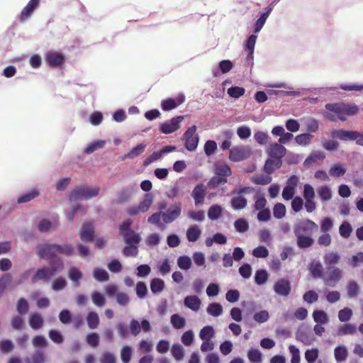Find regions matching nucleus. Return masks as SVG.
I'll use <instances>...</instances> for the list:
<instances>
[{
    "mask_svg": "<svg viewBox=\"0 0 363 363\" xmlns=\"http://www.w3.org/2000/svg\"><path fill=\"white\" fill-rule=\"evenodd\" d=\"M286 207L285 206L281 203H278L274 205L273 208V215L274 218L277 219H281L284 218L286 215Z\"/></svg>",
    "mask_w": 363,
    "mask_h": 363,
    "instance_id": "e2e57ef3",
    "label": "nucleus"
},
{
    "mask_svg": "<svg viewBox=\"0 0 363 363\" xmlns=\"http://www.w3.org/2000/svg\"><path fill=\"white\" fill-rule=\"evenodd\" d=\"M201 235V230L196 225H191L186 230V238L189 242H196Z\"/></svg>",
    "mask_w": 363,
    "mask_h": 363,
    "instance_id": "a878e982",
    "label": "nucleus"
},
{
    "mask_svg": "<svg viewBox=\"0 0 363 363\" xmlns=\"http://www.w3.org/2000/svg\"><path fill=\"white\" fill-rule=\"evenodd\" d=\"M318 194L320 200L323 202L328 201L332 199L333 196L332 191L330 188L327 185L320 186L318 189Z\"/></svg>",
    "mask_w": 363,
    "mask_h": 363,
    "instance_id": "58836bf2",
    "label": "nucleus"
},
{
    "mask_svg": "<svg viewBox=\"0 0 363 363\" xmlns=\"http://www.w3.org/2000/svg\"><path fill=\"white\" fill-rule=\"evenodd\" d=\"M172 354L177 361H181L184 357V350L179 344H174L171 349Z\"/></svg>",
    "mask_w": 363,
    "mask_h": 363,
    "instance_id": "8fccbe9b",
    "label": "nucleus"
},
{
    "mask_svg": "<svg viewBox=\"0 0 363 363\" xmlns=\"http://www.w3.org/2000/svg\"><path fill=\"white\" fill-rule=\"evenodd\" d=\"M48 64L51 67L60 66L64 62V57L59 52H48L46 55Z\"/></svg>",
    "mask_w": 363,
    "mask_h": 363,
    "instance_id": "412c9836",
    "label": "nucleus"
},
{
    "mask_svg": "<svg viewBox=\"0 0 363 363\" xmlns=\"http://www.w3.org/2000/svg\"><path fill=\"white\" fill-rule=\"evenodd\" d=\"M360 288L354 281H350L347 285V294L350 298H356L359 294Z\"/></svg>",
    "mask_w": 363,
    "mask_h": 363,
    "instance_id": "2f4dec72",
    "label": "nucleus"
},
{
    "mask_svg": "<svg viewBox=\"0 0 363 363\" xmlns=\"http://www.w3.org/2000/svg\"><path fill=\"white\" fill-rule=\"evenodd\" d=\"M182 213V205L179 203L171 206L165 212H162V218L165 223L174 221Z\"/></svg>",
    "mask_w": 363,
    "mask_h": 363,
    "instance_id": "f8f14e48",
    "label": "nucleus"
},
{
    "mask_svg": "<svg viewBox=\"0 0 363 363\" xmlns=\"http://www.w3.org/2000/svg\"><path fill=\"white\" fill-rule=\"evenodd\" d=\"M29 324L33 329H39L43 326V318L38 313H33L30 315Z\"/></svg>",
    "mask_w": 363,
    "mask_h": 363,
    "instance_id": "72a5a7b5",
    "label": "nucleus"
},
{
    "mask_svg": "<svg viewBox=\"0 0 363 363\" xmlns=\"http://www.w3.org/2000/svg\"><path fill=\"white\" fill-rule=\"evenodd\" d=\"M206 312L210 315L213 317H218L223 314V306L218 303H211L208 304Z\"/></svg>",
    "mask_w": 363,
    "mask_h": 363,
    "instance_id": "7c9ffc66",
    "label": "nucleus"
},
{
    "mask_svg": "<svg viewBox=\"0 0 363 363\" xmlns=\"http://www.w3.org/2000/svg\"><path fill=\"white\" fill-rule=\"evenodd\" d=\"M291 290V283L286 279H279L274 284V291L279 296H287Z\"/></svg>",
    "mask_w": 363,
    "mask_h": 363,
    "instance_id": "4468645a",
    "label": "nucleus"
},
{
    "mask_svg": "<svg viewBox=\"0 0 363 363\" xmlns=\"http://www.w3.org/2000/svg\"><path fill=\"white\" fill-rule=\"evenodd\" d=\"M86 322L90 329H96L99 324V318L96 312H89L86 317Z\"/></svg>",
    "mask_w": 363,
    "mask_h": 363,
    "instance_id": "79ce46f5",
    "label": "nucleus"
},
{
    "mask_svg": "<svg viewBox=\"0 0 363 363\" xmlns=\"http://www.w3.org/2000/svg\"><path fill=\"white\" fill-rule=\"evenodd\" d=\"M318 225L311 220L306 219L296 223L294 227L295 235H303L317 230Z\"/></svg>",
    "mask_w": 363,
    "mask_h": 363,
    "instance_id": "0eeeda50",
    "label": "nucleus"
},
{
    "mask_svg": "<svg viewBox=\"0 0 363 363\" xmlns=\"http://www.w3.org/2000/svg\"><path fill=\"white\" fill-rule=\"evenodd\" d=\"M282 164V160L269 157L264 166V170L268 174H271Z\"/></svg>",
    "mask_w": 363,
    "mask_h": 363,
    "instance_id": "4be33fe9",
    "label": "nucleus"
},
{
    "mask_svg": "<svg viewBox=\"0 0 363 363\" xmlns=\"http://www.w3.org/2000/svg\"><path fill=\"white\" fill-rule=\"evenodd\" d=\"M39 1L40 0H30L27 4L20 14L21 21H25L31 16L33 11L38 8Z\"/></svg>",
    "mask_w": 363,
    "mask_h": 363,
    "instance_id": "a211bd4d",
    "label": "nucleus"
},
{
    "mask_svg": "<svg viewBox=\"0 0 363 363\" xmlns=\"http://www.w3.org/2000/svg\"><path fill=\"white\" fill-rule=\"evenodd\" d=\"M39 195V191L37 189H32L29 192L21 196L18 199V203H27Z\"/></svg>",
    "mask_w": 363,
    "mask_h": 363,
    "instance_id": "5fc2aeb1",
    "label": "nucleus"
},
{
    "mask_svg": "<svg viewBox=\"0 0 363 363\" xmlns=\"http://www.w3.org/2000/svg\"><path fill=\"white\" fill-rule=\"evenodd\" d=\"M357 332V327L354 324L345 323L338 327L337 335L338 336H344L347 335H354Z\"/></svg>",
    "mask_w": 363,
    "mask_h": 363,
    "instance_id": "b1692460",
    "label": "nucleus"
},
{
    "mask_svg": "<svg viewBox=\"0 0 363 363\" xmlns=\"http://www.w3.org/2000/svg\"><path fill=\"white\" fill-rule=\"evenodd\" d=\"M99 191L100 187L98 186H79L75 187L69 194V200L71 201L88 200L96 196L99 194Z\"/></svg>",
    "mask_w": 363,
    "mask_h": 363,
    "instance_id": "f03ea898",
    "label": "nucleus"
},
{
    "mask_svg": "<svg viewBox=\"0 0 363 363\" xmlns=\"http://www.w3.org/2000/svg\"><path fill=\"white\" fill-rule=\"evenodd\" d=\"M255 140L260 145H266L268 143L270 137L267 132L257 131L254 134Z\"/></svg>",
    "mask_w": 363,
    "mask_h": 363,
    "instance_id": "de8ad7c7",
    "label": "nucleus"
},
{
    "mask_svg": "<svg viewBox=\"0 0 363 363\" xmlns=\"http://www.w3.org/2000/svg\"><path fill=\"white\" fill-rule=\"evenodd\" d=\"M349 352L345 345H338L334 350L335 359L337 362H345L348 357Z\"/></svg>",
    "mask_w": 363,
    "mask_h": 363,
    "instance_id": "393cba45",
    "label": "nucleus"
},
{
    "mask_svg": "<svg viewBox=\"0 0 363 363\" xmlns=\"http://www.w3.org/2000/svg\"><path fill=\"white\" fill-rule=\"evenodd\" d=\"M122 236L126 245L138 246L142 240L140 235L134 230H128L123 233Z\"/></svg>",
    "mask_w": 363,
    "mask_h": 363,
    "instance_id": "aec40b11",
    "label": "nucleus"
},
{
    "mask_svg": "<svg viewBox=\"0 0 363 363\" xmlns=\"http://www.w3.org/2000/svg\"><path fill=\"white\" fill-rule=\"evenodd\" d=\"M269 318V312L266 310H262L259 312H257L253 315L254 320L259 323L262 324L268 321Z\"/></svg>",
    "mask_w": 363,
    "mask_h": 363,
    "instance_id": "052dcab7",
    "label": "nucleus"
},
{
    "mask_svg": "<svg viewBox=\"0 0 363 363\" xmlns=\"http://www.w3.org/2000/svg\"><path fill=\"white\" fill-rule=\"evenodd\" d=\"M184 119V116H179L164 121L160 124V130L164 134H171L176 132L180 128V123Z\"/></svg>",
    "mask_w": 363,
    "mask_h": 363,
    "instance_id": "6e6552de",
    "label": "nucleus"
},
{
    "mask_svg": "<svg viewBox=\"0 0 363 363\" xmlns=\"http://www.w3.org/2000/svg\"><path fill=\"white\" fill-rule=\"evenodd\" d=\"M267 152L269 157L281 160L286 154V149L279 143H274L269 145Z\"/></svg>",
    "mask_w": 363,
    "mask_h": 363,
    "instance_id": "dca6fc26",
    "label": "nucleus"
},
{
    "mask_svg": "<svg viewBox=\"0 0 363 363\" xmlns=\"http://www.w3.org/2000/svg\"><path fill=\"white\" fill-rule=\"evenodd\" d=\"M207 186L203 184H198L191 192V196L194 200L196 206L203 203Z\"/></svg>",
    "mask_w": 363,
    "mask_h": 363,
    "instance_id": "f3484780",
    "label": "nucleus"
},
{
    "mask_svg": "<svg viewBox=\"0 0 363 363\" xmlns=\"http://www.w3.org/2000/svg\"><path fill=\"white\" fill-rule=\"evenodd\" d=\"M14 348L13 342L8 339L0 340V351L3 353H10Z\"/></svg>",
    "mask_w": 363,
    "mask_h": 363,
    "instance_id": "338daca9",
    "label": "nucleus"
},
{
    "mask_svg": "<svg viewBox=\"0 0 363 363\" xmlns=\"http://www.w3.org/2000/svg\"><path fill=\"white\" fill-rule=\"evenodd\" d=\"M318 355L319 351L317 348L309 349L305 352V359L308 363H314Z\"/></svg>",
    "mask_w": 363,
    "mask_h": 363,
    "instance_id": "774afa93",
    "label": "nucleus"
},
{
    "mask_svg": "<svg viewBox=\"0 0 363 363\" xmlns=\"http://www.w3.org/2000/svg\"><path fill=\"white\" fill-rule=\"evenodd\" d=\"M247 358L252 363H261L262 354L259 350L251 348L247 352Z\"/></svg>",
    "mask_w": 363,
    "mask_h": 363,
    "instance_id": "4c0bfd02",
    "label": "nucleus"
},
{
    "mask_svg": "<svg viewBox=\"0 0 363 363\" xmlns=\"http://www.w3.org/2000/svg\"><path fill=\"white\" fill-rule=\"evenodd\" d=\"M52 276L53 273H52V269L48 266L43 267L36 270L34 269L33 274L31 277V281L33 284H36L39 281L47 283Z\"/></svg>",
    "mask_w": 363,
    "mask_h": 363,
    "instance_id": "9d476101",
    "label": "nucleus"
},
{
    "mask_svg": "<svg viewBox=\"0 0 363 363\" xmlns=\"http://www.w3.org/2000/svg\"><path fill=\"white\" fill-rule=\"evenodd\" d=\"M80 238L84 242L92 241L94 238V228L91 223H85L83 225L80 233Z\"/></svg>",
    "mask_w": 363,
    "mask_h": 363,
    "instance_id": "5701e85b",
    "label": "nucleus"
},
{
    "mask_svg": "<svg viewBox=\"0 0 363 363\" xmlns=\"http://www.w3.org/2000/svg\"><path fill=\"white\" fill-rule=\"evenodd\" d=\"M215 336V330L211 325L204 326L199 332V337L202 340H211Z\"/></svg>",
    "mask_w": 363,
    "mask_h": 363,
    "instance_id": "e433bc0d",
    "label": "nucleus"
},
{
    "mask_svg": "<svg viewBox=\"0 0 363 363\" xmlns=\"http://www.w3.org/2000/svg\"><path fill=\"white\" fill-rule=\"evenodd\" d=\"M94 278L98 281H106L109 279L108 272L101 268H95L93 272Z\"/></svg>",
    "mask_w": 363,
    "mask_h": 363,
    "instance_id": "a18cd8bd",
    "label": "nucleus"
},
{
    "mask_svg": "<svg viewBox=\"0 0 363 363\" xmlns=\"http://www.w3.org/2000/svg\"><path fill=\"white\" fill-rule=\"evenodd\" d=\"M170 323L174 329L181 330L185 327L186 321L184 317L178 313H174L171 316Z\"/></svg>",
    "mask_w": 363,
    "mask_h": 363,
    "instance_id": "c756f323",
    "label": "nucleus"
},
{
    "mask_svg": "<svg viewBox=\"0 0 363 363\" xmlns=\"http://www.w3.org/2000/svg\"><path fill=\"white\" fill-rule=\"evenodd\" d=\"M325 108L333 113H328L326 118L331 121H335L337 118L344 121L348 116L355 115L359 108L354 104L335 103L328 104Z\"/></svg>",
    "mask_w": 363,
    "mask_h": 363,
    "instance_id": "f257e3e1",
    "label": "nucleus"
},
{
    "mask_svg": "<svg viewBox=\"0 0 363 363\" xmlns=\"http://www.w3.org/2000/svg\"><path fill=\"white\" fill-rule=\"evenodd\" d=\"M164 287V282L163 280L155 278L151 281L150 289L153 294H159L162 292Z\"/></svg>",
    "mask_w": 363,
    "mask_h": 363,
    "instance_id": "09e8293b",
    "label": "nucleus"
},
{
    "mask_svg": "<svg viewBox=\"0 0 363 363\" xmlns=\"http://www.w3.org/2000/svg\"><path fill=\"white\" fill-rule=\"evenodd\" d=\"M268 279V274L264 269H258L255 272V281L257 285H263Z\"/></svg>",
    "mask_w": 363,
    "mask_h": 363,
    "instance_id": "6e6d98bb",
    "label": "nucleus"
},
{
    "mask_svg": "<svg viewBox=\"0 0 363 363\" xmlns=\"http://www.w3.org/2000/svg\"><path fill=\"white\" fill-rule=\"evenodd\" d=\"M340 257L338 253L335 252H328L325 253L323 257L324 262L328 265L337 264L340 261Z\"/></svg>",
    "mask_w": 363,
    "mask_h": 363,
    "instance_id": "49530a36",
    "label": "nucleus"
},
{
    "mask_svg": "<svg viewBox=\"0 0 363 363\" xmlns=\"http://www.w3.org/2000/svg\"><path fill=\"white\" fill-rule=\"evenodd\" d=\"M265 87L270 88H284L288 90H280V96H300L301 92L300 91L291 90V87L285 82L279 83H268L264 85Z\"/></svg>",
    "mask_w": 363,
    "mask_h": 363,
    "instance_id": "ddd939ff",
    "label": "nucleus"
},
{
    "mask_svg": "<svg viewBox=\"0 0 363 363\" xmlns=\"http://www.w3.org/2000/svg\"><path fill=\"white\" fill-rule=\"evenodd\" d=\"M253 189L251 187H242L235 190L231 193L232 199L230 201L231 207L235 210H242L247 206V201L243 196L245 194H250Z\"/></svg>",
    "mask_w": 363,
    "mask_h": 363,
    "instance_id": "20e7f679",
    "label": "nucleus"
},
{
    "mask_svg": "<svg viewBox=\"0 0 363 363\" xmlns=\"http://www.w3.org/2000/svg\"><path fill=\"white\" fill-rule=\"evenodd\" d=\"M252 155V150L250 145H236L229 150L228 159L233 162H239L250 158Z\"/></svg>",
    "mask_w": 363,
    "mask_h": 363,
    "instance_id": "7ed1b4c3",
    "label": "nucleus"
},
{
    "mask_svg": "<svg viewBox=\"0 0 363 363\" xmlns=\"http://www.w3.org/2000/svg\"><path fill=\"white\" fill-rule=\"evenodd\" d=\"M297 238V245L298 247L303 249L311 247L313 243V240L308 235H296Z\"/></svg>",
    "mask_w": 363,
    "mask_h": 363,
    "instance_id": "c9c22d12",
    "label": "nucleus"
},
{
    "mask_svg": "<svg viewBox=\"0 0 363 363\" xmlns=\"http://www.w3.org/2000/svg\"><path fill=\"white\" fill-rule=\"evenodd\" d=\"M256 40H257V36L255 35H251L247 40L246 48L249 51V54L247 57V60L248 61L252 60L253 58V53H254Z\"/></svg>",
    "mask_w": 363,
    "mask_h": 363,
    "instance_id": "c03bdc74",
    "label": "nucleus"
},
{
    "mask_svg": "<svg viewBox=\"0 0 363 363\" xmlns=\"http://www.w3.org/2000/svg\"><path fill=\"white\" fill-rule=\"evenodd\" d=\"M215 172L216 175L225 178L226 177L230 176L231 174L232 171L230 167L228 164H223L220 165L216 166Z\"/></svg>",
    "mask_w": 363,
    "mask_h": 363,
    "instance_id": "4d7b16f0",
    "label": "nucleus"
},
{
    "mask_svg": "<svg viewBox=\"0 0 363 363\" xmlns=\"http://www.w3.org/2000/svg\"><path fill=\"white\" fill-rule=\"evenodd\" d=\"M325 155L324 152L321 151H315L312 152L304 161V164L306 166H310L312 164L323 160L325 158Z\"/></svg>",
    "mask_w": 363,
    "mask_h": 363,
    "instance_id": "473e14b6",
    "label": "nucleus"
},
{
    "mask_svg": "<svg viewBox=\"0 0 363 363\" xmlns=\"http://www.w3.org/2000/svg\"><path fill=\"white\" fill-rule=\"evenodd\" d=\"M197 127L194 125L189 127L183 134L182 140L184 141L186 149L190 152H194L197 149L199 137L196 134Z\"/></svg>",
    "mask_w": 363,
    "mask_h": 363,
    "instance_id": "39448f33",
    "label": "nucleus"
},
{
    "mask_svg": "<svg viewBox=\"0 0 363 363\" xmlns=\"http://www.w3.org/2000/svg\"><path fill=\"white\" fill-rule=\"evenodd\" d=\"M312 316L313 320L318 324L325 325L330 320L328 315L323 310H315L313 312Z\"/></svg>",
    "mask_w": 363,
    "mask_h": 363,
    "instance_id": "cd10ccee",
    "label": "nucleus"
},
{
    "mask_svg": "<svg viewBox=\"0 0 363 363\" xmlns=\"http://www.w3.org/2000/svg\"><path fill=\"white\" fill-rule=\"evenodd\" d=\"M313 135L309 133H302L295 137L296 143L301 146H307L311 143Z\"/></svg>",
    "mask_w": 363,
    "mask_h": 363,
    "instance_id": "a19ab883",
    "label": "nucleus"
},
{
    "mask_svg": "<svg viewBox=\"0 0 363 363\" xmlns=\"http://www.w3.org/2000/svg\"><path fill=\"white\" fill-rule=\"evenodd\" d=\"M328 270L329 272L325 274L323 279L325 285L334 287L335 284L341 279L342 272L339 268L335 267H329Z\"/></svg>",
    "mask_w": 363,
    "mask_h": 363,
    "instance_id": "9b49d317",
    "label": "nucleus"
},
{
    "mask_svg": "<svg viewBox=\"0 0 363 363\" xmlns=\"http://www.w3.org/2000/svg\"><path fill=\"white\" fill-rule=\"evenodd\" d=\"M352 310L348 307H345L338 312V319L340 322L346 323L348 322L352 317Z\"/></svg>",
    "mask_w": 363,
    "mask_h": 363,
    "instance_id": "603ef678",
    "label": "nucleus"
},
{
    "mask_svg": "<svg viewBox=\"0 0 363 363\" xmlns=\"http://www.w3.org/2000/svg\"><path fill=\"white\" fill-rule=\"evenodd\" d=\"M67 284V282L65 278L59 277L52 281L51 287L55 291H60L66 287Z\"/></svg>",
    "mask_w": 363,
    "mask_h": 363,
    "instance_id": "bf43d9fd",
    "label": "nucleus"
},
{
    "mask_svg": "<svg viewBox=\"0 0 363 363\" xmlns=\"http://www.w3.org/2000/svg\"><path fill=\"white\" fill-rule=\"evenodd\" d=\"M57 255L62 254L67 256H72L74 254V250L70 244L57 245Z\"/></svg>",
    "mask_w": 363,
    "mask_h": 363,
    "instance_id": "680f3d73",
    "label": "nucleus"
},
{
    "mask_svg": "<svg viewBox=\"0 0 363 363\" xmlns=\"http://www.w3.org/2000/svg\"><path fill=\"white\" fill-rule=\"evenodd\" d=\"M254 200H255V205H254L255 210L259 211V210L265 208V206L267 205V200H266L263 193L257 192L254 196Z\"/></svg>",
    "mask_w": 363,
    "mask_h": 363,
    "instance_id": "f704fd0d",
    "label": "nucleus"
},
{
    "mask_svg": "<svg viewBox=\"0 0 363 363\" xmlns=\"http://www.w3.org/2000/svg\"><path fill=\"white\" fill-rule=\"evenodd\" d=\"M57 245L48 242L41 243L36 247V255L40 258L50 260L57 255Z\"/></svg>",
    "mask_w": 363,
    "mask_h": 363,
    "instance_id": "423d86ee",
    "label": "nucleus"
},
{
    "mask_svg": "<svg viewBox=\"0 0 363 363\" xmlns=\"http://www.w3.org/2000/svg\"><path fill=\"white\" fill-rule=\"evenodd\" d=\"M184 305L192 311L197 312L201 308V301L197 296L190 295L184 298Z\"/></svg>",
    "mask_w": 363,
    "mask_h": 363,
    "instance_id": "6ab92c4d",
    "label": "nucleus"
},
{
    "mask_svg": "<svg viewBox=\"0 0 363 363\" xmlns=\"http://www.w3.org/2000/svg\"><path fill=\"white\" fill-rule=\"evenodd\" d=\"M177 264L180 269L188 270L191 268L192 262L191 258L188 256H180L177 259Z\"/></svg>",
    "mask_w": 363,
    "mask_h": 363,
    "instance_id": "69168bd1",
    "label": "nucleus"
},
{
    "mask_svg": "<svg viewBox=\"0 0 363 363\" xmlns=\"http://www.w3.org/2000/svg\"><path fill=\"white\" fill-rule=\"evenodd\" d=\"M223 211V208L217 204L211 206L208 211V216L212 220H218Z\"/></svg>",
    "mask_w": 363,
    "mask_h": 363,
    "instance_id": "ea45409f",
    "label": "nucleus"
},
{
    "mask_svg": "<svg viewBox=\"0 0 363 363\" xmlns=\"http://www.w3.org/2000/svg\"><path fill=\"white\" fill-rule=\"evenodd\" d=\"M251 180L256 184L266 185L272 182V177L269 175L257 174L252 177Z\"/></svg>",
    "mask_w": 363,
    "mask_h": 363,
    "instance_id": "864d4df0",
    "label": "nucleus"
},
{
    "mask_svg": "<svg viewBox=\"0 0 363 363\" xmlns=\"http://www.w3.org/2000/svg\"><path fill=\"white\" fill-rule=\"evenodd\" d=\"M309 270L313 278H322L324 274H323V267L319 261L313 260L309 266Z\"/></svg>",
    "mask_w": 363,
    "mask_h": 363,
    "instance_id": "bb28decb",
    "label": "nucleus"
},
{
    "mask_svg": "<svg viewBox=\"0 0 363 363\" xmlns=\"http://www.w3.org/2000/svg\"><path fill=\"white\" fill-rule=\"evenodd\" d=\"M145 147V145L139 144L136 147L132 148L130 152L124 156V158L134 159L142 154L144 152Z\"/></svg>",
    "mask_w": 363,
    "mask_h": 363,
    "instance_id": "3c124183",
    "label": "nucleus"
},
{
    "mask_svg": "<svg viewBox=\"0 0 363 363\" xmlns=\"http://www.w3.org/2000/svg\"><path fill=\"white\" fill-rule=\"evenodd\" d=\"M296 338L297 340L306 345H311L313 342V339L309 336V335L306 332L301 330H297L296 333Z\"/></svg>",
    "mask_w": 363,
    "mask_h": 363,
    "instance_id": "0e129e2a",
    "label": "nucleus"
},
{
    "mask_svg": "<svg viewBox=\"0 0 363 363\" xmlns=\"http://www.w3.org/2000/svg\"><path fill=\"white\" fill-rule=\"evenodd\" d=\"M185 101V96L183 94H179L175 99L169 98L163 100L161 102L162 109L164 111H168L176 108L178 106L183 104Z\"/></svg>",
    "mask_w": 363,
    "mask_h": 363,
    "instance_id": "2eb2a0df",
    "label": "nucleus"
},
{
    "mask_svg": "<svg viewBox=\"0 0 363 363\" xmlns=\"http://www.w3.org/2000/svg\"><path fill=\"white\" fill-rule=\"evenodd\" d=\"M352 233V227L347 221H344L339 227V233L343 238H348Z\"/></svg>",
    "mask_w": 363,
    "mask_h": 363,
    "instance_id": "37998d69",
    "label": "nucleus"
},
{
    "mask_svg": "<svg viewBox=\"0 0 363 363\" xmlns=\"http://www.w3.org/2000/svg\"><path fill=\"white\" fill-rule=\"evenodd\" d=\"M105 145H106L105 140H96V141H94L93 143H90L86 147V148L85 149L84 151L87 154H91L96 150L103 148Z\"/></svg>",
    "mask_w": 363,
    "mask_h": 363,
    "instance_id": "13d9d810",
    "label": "nucleus"
},
{
    "mask_svg": "<svg viewBox=\"0 0 363 363\" xmlns=\"http://www.w3.org/2000/svg\"><path fill=\"white\" fill-rule=\"evenodd\" d=\"M67 275L69 279L74 283L75 286H79V281L82 278V273L75 267H71L68 269Z\"/></svg>",
    "mask_w": 363,
    "mask_h": 363,
    "instance_id": "c85d7f7f",
    "label": "nucleus"
},
{
    "mask_svg": "<svg viewBox=\"0 0 363 363\" xmlns=\"http://www.w3.org/2000/svg\"><path fill=\"white\" fill-rule=\"evenodd\" d=\"M331 135L333 138H338L342 141L356 140L357 144V140L363 137V133L352 130H337L332 131Z\"/></svg>",
    "mask_w": 363,
    "mask_h": 363,
    "instance_id": "1a4fd4ad",
    "label": "nucleus"
}]
</instances>
